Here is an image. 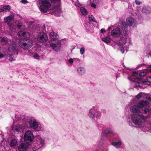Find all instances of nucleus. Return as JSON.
<instances>
[{
    "mask_svg": "<svg viewBox=\"0 0 151 151\" xmlns=\"http://www.w3.org/2000/svg\"><path fill=\"white\" fill-rule=\"evenodd\" d=\"M3 8L4 9L9 10L10 9V6L9 5H6L3 6Z\"/></svg>",
    "mask_w": 151,
    "mask_h": 151,
    "instance_id": "obj_30",
    "label": "nucleus"
},
{
    "mask_svg": "<svg viewBox=\"0 0 151 151\" xmlns=\"http://www.w3.org/2000/svg\"><path fill=\"white\" fill-rule=\"evenodd\" d=\"M74 62H77L79 61V59L77 58H74L73 59Z\"/></svg>",
    "mask_w": 151,
    "mask_h": 151,
    "instance_id": "obj_44",
    "label": "nucleus"
},
{
    "mask_svg": "<svg viewBox=\"0 0 151 151\" xmlns=\"http://www.w3.org/2000/svg\"><path fill=\"white\" fill-rule=\"evenodd\" d=\"M80 11L82 14L83 15L86 16L88 14L87 10L83 7H81Z\"/></svg>",
    "mask_w": 151,
    "mask_h": 151,
    "instance_id": "obj_23",
    "label": "nucleus"
},
{
    "mask_svg": "<svg viewBox=\"0 0 151 151\" xmlns=\"http://www.w3.org/2000/svg\"><path fill=\"white\" fill-rule=\"evenodd\" d=\"M126 24L125 22H122V24L125 29L127 27L128 25L129 27H134L137 24L136 20L132 17H129L127 18Z\"/></svg>",
    "mask_w": 151,
    "mask_h": 151,
    "instance_id": "obj_10",
    "label": "nucleus"
},
{
    "mask_svg": "<svg viewBox=\"0 0 151 151\" xmlns=\"http://www.w3.org/2000/svg\"><path fill=\"white\" fill-rule=\"evenodd\" d=\"M103 141L102 139H101L99 142H98V146L100 147L103 144Z\"/></svg>",
    "mask_w": 151,
    "mask_h": 151,
    "instance_id": "obj_35",
    "label": "nucleus"
},
{
    "mask_svg": "<svg viewBox=\"0 0 151 151\" xmlns=\"http://www.w3.org/2000/svg\"><path fill=\"white\" fill-rule=\"evenodd\" d=\"M130 110L133 114H131L127 119H131L132 122L137 127L142 131L145 132L149 127L146 120L147 116L140 114V111L136 105H134L131 106Z\"/></svg>",
    "mask_w": 151,
    "mask_h": 151,
    "instance_id": "obj_4",
    "label": "nucleus"
},
{
    "mask_svg": "<svg viewBox=\"0 0 151 151\" xmlns=\"http://www.w3.org/2000/svg\"><path fill=\"white\" fill-rule=\"evenodd\" d=\"M3 51L4 52L3 53H0V58H3L4 55H7L8 52L7 51H6L4 52V51L3 50Z\"/></svg>",
    "mask_w": 151,
    "mask_h": 151,
    "instance_id": "obj_29",
    "label": "nucleus"
},
{
    "mask_svg": "<svg viewBox=\"0 0 151 151\" xmlns=\"http://www.w3.org/2000/svg\"><path fill=\"white\" fill-rule=\"evenodd\" d=\"M50 37L51 40H54L58 38V35L56 33L52 32L50 34Z\"/></svg>",
    "mask_w": 151,
    "mask_h": 151,
    "instance_id": "obj_19",
    "label": "nucleus"
},
{
    "mask_svg": "<svg viewBox=\"0 0 151 151\" xmlns=\"http://www.w3.org/2000/svg\"><path fill=\"white\" fill-rule=\"evenodd\" d=\"M88 115L91 119L94 120L95 118L97 119L100 118L101 116V113L98 110L96 107L93 106L89 109Z\"/></svg>",
    "mask_w": 151,
    "mask_h": 151,
    "instance_id": "obj_9",
    "label": "nucleus"
},
{
    "mask_svg": "<svg viewBox=\"0 0 151 151\" xmlns=\"http://www.w3.org/2000/svg\"><path fill=\"white\" fill-rule=\"evenodd\" d=\"M142 97L144 99H147L149 100L150 99V95L149 94H146L145 93L140 92L136 96V98L139 99Z\"/></svg>",
    "mask_w": 151,
    "mask_h": 151,
    "instance_id": "obj_15",
    "label": "nucleus"
},
{
    "mask_svg": "<svg viewBox=\"0 0 151 151\" xmlns=\"http://www.w3.org/2000/svg\"><path fill=\"white\" fill-rule=\"evenodd\" d=\"M113 27V26H112L109 27L108 28V30H110V29H111V27Z\"/></svg>",
    "mask_w": 151,
    "mask_h": 151,
    "instance_id": "obj_47",
    "label": "nucleus"
},
{
    "mask_svg": "<svg viewBox=\"0 0 151 151\" xmlns=\"http://www.w3.org/2000/svg\"><path fill=\"white\" fill-rule=\"evenodd\" d=\"M90 1H91V0H90Z\"/></svg>",
    "mask_w": 151,
    "mask_h": 151,
    "instance_id": "obj_51",
    "label": "nucleus"
},
{
    "mask_svg": "<svg viewBox=\"0 0 151 151\" xmlns=\"http://www.w3.org/2000/svg\"><path fill=\"white\" fill-rule=\"evenodd\" d=\"M93 2L94 3L97 4L99 3L100 1L99 0H94Z\"/></svg>",
    "mask_w": 151,
    "mask_h": 151,
    "instance_id": "obj_43",
    "label": "nucleus"
},
{
    "mask_svg": "<svg viewBox=\"0 0 151 151\" xmlns=\"http://www.w3.org/2000/svg\"><path fill=\"white\" fill-rule=\"evenodd\" d=\"M50 45L54 51L56 52L60 51L61 47V42L60 41H57V42L54 43H50Z\"/></svg>",
    "mask_w": 151,
    "mask_h": 151,
    "instance_id": "obj_14",
    "label": "nucleus"
},
{
    "mask_svg": "<svg viewBox=\"0 0 151 151\" xmlns=\"http://www.w3.org/2000/svg\"><path fill=\"white\" fill-rule=\"evenodd\" d=\"M111 145L114 146H116V145L120 146L122 145V142L121 140H119L118 141L113 142L111 143Z\"/></svg>",
    "mask_w": 151,
    "mask_h": 151,
    "instance_id": "obj_22",
    "label": "nucleus"
},
{
    "mask_svg": "<svg viewBox=\"0 0 151 151\" xmlns=\"http://www.w3.org/2000/svg\"><path fill=\"white\" fill-rule=\"evenodd\" d=\"M37 39L40 42L45 43L47 41L48 37L45 33L44 32H40L38 34Z\"/></svg>",
    "mask_w": 151,
    "mask_h": 151,
    "instance_id": "obj_12",
    "label": "nucleus"
},
{
    "mask_svg": "<svg viewBox=\"0 0 151 151\" xmlns=\"http://www.w3.org/2000/svg\"><path fill=\"white\" fill-rule=\"evenodd\" d=\"M110 34L114 38H119L116 42L119 45L122 46L119 48L122 53H124V48L127 52L129 47L132 45V43L131 39L129 38H127V32L123 26L121 28L117 27L114 28L111 31Z\"/></svg>",
    "mask_w": 151,
    "mask_h": 151,
    "instance_id": "obj_1",
    "label": "nucleus"
},
{
    "mask_svg": "<svg viewBox=\"0 0 151 151\" xmlns=\"http://www.w3.org/2000/svg\"><path fill=\"white\" fill-rule=\"evenodd\" d=\"M142 12L147 14L150 13V8L148 7H144L143 8Z\"/></svg>",
    "mask_w": 151,
    "mask_h": 151,
    "instance_id": "obj_26",
    "label": "nucleus"
},
{
    "mask_svg": "<svg viewBox=\"0 0 151 151\" xmlns=\"http://www.w3.org/2000/svg\"><path fill=\"white\" fill-rule=\"evenodd\" d=\"M22 122V124H17L16 126L12 125L10 128V131L11 133L16 132H22L27 127L28 123L29 127L31 128L36 129L37 127L38 122L34 118L25 117L21 115H16L15 116V122Z\"/></svg>",
    "mask_w": 151,
    "mask_h": 151,
    "instance_id": "obj_2",
    "label": "nucleus"
},
{
    "mask_svg": "<svg viewBox=\"0 0 151 151\" xmlns=\"http://www.w3.org/2000/svg\"><path fill=\"white\" fill-rule=\"evenodd\" d=\"M18 149L19 151H33L30 143L27 142L21 144L18 146Z\"/></svg>",
    "mask_w": 151,
    "mask_h": 151,
    "instance_id": "obj_11",
    "label": "nucleus"
},
{
    "mask_svg": "<svg viewBox=\"0 0 151 151\" xmlns=\"http://www.w3.org/2000/svg\"><path fill=\"white\" fill-rule=\"evenodd\" d=\"M24 137V140L29 141V142L28 143L30 144L33 142L32 140L34 137L33 133L31 131L27 130L25 132Z\"/></svg>",
    "mask_w": 151,
    "mask_h": 151,
    "instance_id": "obj_13",
    "label": "nucleus"
},
{
    "mask_svg": "<svg viewBox=\"0 0 151 151\" xmlns=\"http://www.w3.org/2000/svg\"><path fill=\"white\" fill-rule=\"evenodd\" d=\"M4 11V9L3 8H0V12H1Z\"/></svg>",
    "mask_w": 151,
    "mask_h": 151,
    "instance_id": "obj_46",
    "label": "nucleus"
},
{
    "mask_svg": "<svg viewBox=\"0 0 151 151\" xmlns=\"http://www.w3.org/2000/svg\"><path fill=\"white\" fill-rule=\"evenodd\" d=\"M75 5L77 7H79L81 6V4L79 3L78 1H76L75 3Z\"/></svg>",
    "mask_w": 151,
    "mask_h": 151,
    "instance_id": "obj_37",
    "label": "nucleus"
},
{
    "mask_svg": "<svg viewBox=\"0 0 151 151\" xmlns=\"http://www.w3.org/2000/svg\"><path fill=\"white\" fill-rule=\"evenodd\" d=\"M2 147V145L1 144H0V148Z\"/></svg>",
    "mask_w": 151,
    "mask_h": 151,
    "instance_id": "obj_48",
    "label": "nucleus"
},
{
    "mask_svg": "<svg viewBox=\"0 0 151 151\" xmlns=\"http://www.w3.org/2000/svg\"><path fill=\"white\" fill-rule=\"evenodd\" d=\"M17 143V140L15 139H13L11 141L10 145L11 147H13L16 145Z\"/></svg>",
    "mask_w": 151,
    "mask_h": 151,
    "instance_id": "obj_25",
    "label": "nucleus"
},
{
    "mask_svg": "<svg viewBox=\"0 0 151 151\" xmlns=\"http://www.w3.org/2000/svg\"><path fill=\"white\" fill-rule=\"evenodd\" d=\"M77 71L79 75H83L86 72L85 69L83 67H80L78 68Z\"/></svg>",
    "mask_w": 151,
    "mask_h": 151,
    "instance_id": "obj_17",
    "label": "nucleus"
},
{
    "mask_svg": "<svg viewBox=\"0 0 151 151\" xmlns=\"http://www.w3.org/2000/svg\"><path fill=\"white\" fill-rule=\"evenodd\" d=\"M14 15L12 14L4 19V22L7 23L10 26L9 30L11 31L15 32L17 27L22 30L26 29L27 27H25L21 23H18L17 21L15 22V23H14L13 24H11V22L14 20Z\"/></svg>",
    "mask_w": 151,
    "mask_h": 151,
    "instance_id": "obj_6",
    "label": "nucleus"
},
{
    "mask_svg": "<svg viewBox=\"0 0 151 151\" xmlns=\"http://www.w3.org/2000/svg\"><path fill=\"white\" fill-rule=\"evenodd\" d=\"M21 2L24 4H25L28 2L27 0H22Z\"/></svg>",
    "mask_w": 151,
    "mask_h": 151,
    "instance_id": "obj_42",
    "label": "nucleus"
},
{
    "mask_svg": "<svg viewBox=\"0 0 151 151\" xmlns=\"http://www.w3.org/2000/svg\"><path fill=\"white\" fill-rule=\"evenodd\" d=\"M146 81L149 82H151V76H150L147 78L145 80Z\"/></svg>",
    "mask_w": 151,
    "mask_h": 151,
    "instance_id": "obj_38",
    "label": "nucleus"
},
{
    "mask_svg": "<svg viewBox=\"0 0 151 151\" xmlns=\"http://www.w3.org/2000/svg\"><path fill=\"white\" fill-rule=\"evenodd\" d=\"M95 3H92L91 4V6L92 7L94 8V9H96V6L95 4Z\"/></svg>",
    "mask_w": 151,
    "mask_h": 151,
    "instance_id": "obj_41",
    "label": "nucleus"
},
{
    "mask_svg": "<svg viewBox=\"0 0 151 151\" xmlns=\"http://www.w3.org/2000/svg\"><path fill=\"white\" fill-rule=\"evenodd\" d=\"M0 41L2 44H5L8 42H10L11 43L9 47L8 50L10 52H12L14 54H18V47H17L16 42L14 41H13V39L12 40H7L5 38L0 37Z\"/></svg>",
    "mask_w": 151,
    "mask_h": 151,
    "instance_id": "obj_7",
    "label": "nucleus"
},
{
    "mask_svg": "<svg viewBox=\"0 0 151 151\" xmlns=\"http://www.w3.org/2000/svg\"><path fill=\"white\" fill-rule=\"evenodd\" d=\"M34 22L33 21H30L27 22V25H28V28L29 29H35L36 27L34 26Z\"/></svg>",
    "mask_w": 151,
    "mask_h": 151,
    "instance_id": "obj_20",
    "label": "nucleus"
},
{
    "mask_svg": "<svg viewBox=\"0 0 151 151\" xmlns=\"http://www.w3.org/2000/svg\"><path fill=\"white\" fill-rule=\"evenodd\" d=\"M14 60L15 58L13 55H12L9 57V60L10 61L12 62Z\"/></svg>",
    "mask_w": 151,
    "mask_h": 151,
    "instance_id": "obj_32",
    "label": "nucleus"
},
{
    "mask_svg": "<svg viewBox=\"0 0 151 151\" xmlns=\"http://www.w3.org/2000/svg\"><path fill=\"white\" fill-rule=\"evenodd\" d=\"M149 104V102L147 101H140L137 104V106L139 108H142L146 106Z\"/></svg>",
    "mask_w": 151,
    "mask_h": 151,
    "instance_id": "obj_16",
    "label": "nucleus"
},
{
    "mask_svg": "<svg viewBox=\"0 0 151 151\" xmlns=\"http://www.w3.org/2000/svg\"><path fill=\"white\" fill-rule=\"evenodd\" d=\"M36 30H37H37H38V28H37V29Z\"/></svg>",
    "mask_w": 151,
    "mask_h": 151,
    "instance_id": "obj_49",
    "label": "nucleus"
},
{
    "mask_svg": "<svg viewBox=\"0 0 151 151\" xmlns=\"http://www.w3.org/2000/svg\"><path fill=\"white\" fill-rule=\"evenodd\" d=\"M102 40L106 43H109L111 41L110 38L106 37H104L102 38Z\"/></svg>",
    "mask_w": 151,
    "mask_h": 151,
    "instance_id": "obj_27",
    "label": "nucleus"
},
{
    "mask_svg": "<svg viewBox=\"0 0 151 151\" xmlns=\"http://www.w3.org/2000/svg\"><path fill=\"white\" fill-rule=\"evenodd\" d=\"M85 52V48L84 47H82L80 50V53L81 55L83 54Z\"/></svg>",
    "mask_w": 151,
    "mask_h": 151,
    "instance_id": "obj_34",
    "label": "nucleus"
},
{
    "mask_svg": "<svg viewBox=\"0 0 151 151\" xmlns=\"http://www.w3.org/2000/svg\"><path fill=\"white\" fill-rule=\"evenodd\" d=\"M114 132L113 130L110 128H108L104 130L103 131V133L104 134H112L114 133Z\"/></svg>",
    "mask_w": 151,
    "mask_h": 151,
    "instance_id": "obj_21",
    "label": "nucleus"
},
{
    "mask_svg": "<svg viewBox=\"0 0 151 151\" xmlns=\"http://www.w3.org/2000/svg\"><path fill=\"white\" fill-rule=\"evenodd\" d=\"M60 0H38L37 4L41 12L52 14H57L59 16L61 13V10L59 6Z\"/></svg>",
    "mask_w": 151,
    "mask_h": 151,
    "instance_id": "obj_3",
    "label": "nucleus"
},
{
    "mask_svg": "<svg viewBox=\"0 0 151 151\" xmlns=\"http://www.w3.org/2000/svg\"><path fill=\"white\" fill-rule=\"evenodd\" d=\"M36 129L38 131H42L44 130V126L43 124L38 122L37 127Z\"/></svg>",
    "mask_w": 151,
    "mask_h": 151,
    "instance_id": "obj_24",
    "label": "nucleus"
},
{
    "mask_svg": "<svg viewBox=\"0 0 151 151\" xmlns=\"http://www.w3.org/2000/svg\"><path fill=\"white\" fill-rule=\"evenodd\" d=\"M135 2L137 5H139L142 4L141 1L137 0H135Z\"/></svg>",
    "mask_w": 151,
    "mask_h": 151,
    "instance_id": "obj_36",
    "label": "nucleus"
},
{
    "mask_svg": "<svg viewBox=\"0 0 151 151\" xmlns=\"http://www.w3.org/2000/svg\"><path fill=\"white\" fill-rule=\"evenodd\" d=\"M44 144V140L39 135L35 137V140L30 143V146L33 151L41 147Z\"/></svg>",
    "mask_w": 151,
    "mask_h": 151,
    "instance_id": "obj_8",
    "label": "nucleus"
},
{
    "mask_svg": "<svg viewBox=\"0 0 151 151\" xmlns=\"http://www.w3.org/2000/svg\"><path fill=\"white\" fill-rule=\"evenodd\" d=\"M150 110V109L147 108H145L144 109V111L145 113H147L149 112Z\"/></svg>",
    "mask_w": 151,
    "mask_h": 151,
    "instance_id": "obj_39",
    "label": "nucleus"
},
{
    "mask_svg": "<svg viewBox=\"0 0 151 151\" xmlns=\"http://www.w3.org/2000/svg\"><path fill=\"white\" fill-rule=\"evenodd\" d=\"M68 61H69V63L71 64L73 63L74 62L73 59L70 58L68 60Z\"/></svg>",
    "mask_w": 151,
    "mask_h": 151,
    "instance_id": "obj_40",
    "label": "nucleus"
},
{
    "mask_svg": "<svg viewBox=\"0 0 151 151\" xmlns=\"http://www.w3.org/2000/svg\"><path fill=\"white\" fill-rule=\"evenodd\" d=\"M101 33H103L105 32V30L103 29H102L101 30Z\"/></svg>",
    "mask_w": 151,
    "mask_h": 151,
    "instance_id": "obj_45",
    "label": "nucleus"
},
{
    "mask_svg": "<svg viewBox=\"0 0 151 151\" xmlns=\"http://www.w3.org/2000/svg\"><path fill=\"white\" fill-rule=\"evenodd\" d=\"M40 30L42 31V32H46V30L45 29V25H43L40 28Z\"/></svg>",
    "mask_w": 151,
    "mask_h": 151,
    "instance_id": "obj_33",
    "label": "nucleus"
},
{
    "mask_svg": "<svg viewBox=\"0 0 151 151\" xmlns=\"http://www.w3.org/2000/svg\"><path fill=\"white\" fill-rule=\"evenodd\" d=\"M28 55L30 56H32L35 59H38L40 57V56L38 54L33 52L31 50L28 51Z\"/></svg>",
    "mask_w": 151,
    "mask_h": 151,
    "instance_id": "obj_18",
    "label": "nucleus"
},
{
    "mask_svg": "<svg viewBox=\"0 0 151 151\" xmlns=\"http://www.w3.org/2000/svg\"><path fill=\"white\" fill-rule=\"evenodd\" d=\"M18 35L20 37L19 44L22 48L24 49L27 50L32 46V41L29 40L27 41L28 38L30 36L28 32L19 31L18 33Z\"/></svg>",
    "mask_w": 151,
    "mask_h": 151,
    "instance_id": "obj_5",
    "label": "nucleus"
},
{
    "mask_svg": "<svg viewBox=\"0 0 151 151\" xmlns=\"http://www.w3.org/2000/svg\"><path fill=\"white\" fill-rule=\"evenodd\" d=\"M88 18L89 21L97 23L96 20L92 15H89Z\"/></svg>",
    "mask_w": 151,
    "mask_h": 151,
    "instance_id": "obj_28",
    "label": "nucleus"
},
{
    "mask_svg": "<svg viewBox=\"0 0 151 151\" xmlns=\"http://www.w3.org/2000/svg\"><path fill=\"white\" fill-rule=\"evenodd\" d=\"M141 13V10L140 9H137L136 11L135 12V14L138 17H139V16L140 15Z\"/></svg>",
    "mask_w": 151,
    "mask_h": 151,
    "instance_id": "obj_31",
    "label": "nucleus"
},
{
    "mask_svg": "<svg viewBox=\"0 0 151 151\" xmlns=\"http://www.w3.org/2000/svg\"><path fill=\"white\" fill-rule=\"evenodd\" d=\"M124 1H126L125 0H123Z\"/></svg>",
    "mask_w": 151,
    "mask_h": 151,
    "instance_id": "obj_50",
    "label": "nucleus"
}]
</instances>
